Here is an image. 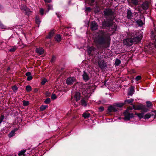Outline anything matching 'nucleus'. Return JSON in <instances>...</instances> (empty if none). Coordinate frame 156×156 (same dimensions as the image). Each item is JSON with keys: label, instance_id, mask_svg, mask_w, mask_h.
<instances>
[{"label": "nucleus", "instance_id": "nucleus-1", "mask_svg": "<svg viewBox=\"0 0 156 156\" xmlns=\"http://www.w3.org/2000/svg\"><path fill=\"white\" fill-rule=\"evenodd\" d=\"M142 36V33L134 31L131 34V38H128L123 40V44L126 46H130L133 43L136 44L140 41Z\"/></svg>", "mask_w": 156, "mask_h": 156}, {"label": "nucleus", "instance_id": "nucleus-2", "mask_svg": "<svg viewBox=\"0 0 156 156\" xmlns=\"http://www.w3.org/2000/svg\"><path fill=\"white\" fill-rule=\"evenodd\" d=\"M111 40L110 36H99L94 40V42L97 45H102L105 47H109V41Z\"/></svg>", "mask_w": 156, "mask_h": 156}, {"label": "nucleus", "instance_id": "nucleus-3", "mask_svg": "<svg viewBox=\"0 0 156 156\" xmlns=\"http://www.w3.org/2000/svg\"><path fill=\"white\" fill-rule=\"evenodd\" d=\"M135 110H140V113H136V115L140 118H144L145 119H148L151 117V114L148 113L145 115H144V114L147 112L149 109L147 108H133Z\"/></svg>", "mask_w": 156, "mask_h": 156}, {"label": "nucleus", "instance_id": "nucleus-4", "mask_svg": "<svg viewBox=\"0 0 156 156\" xmlns=\"http://www.w3.org/2000/svg\"><path fill=\"white\" fill-rule=\"evenodd\" d=\"M91 86L88 84H83L80 90L85 97H89L90 95Z\"/></svg>", "mask_w": 156, "mask_h": 156}, {"label": "nucleus", "instance_id": "nucleus-5", "mask_svg": "<svg viewBox=\"0 0 156 156\" xmlns=\"http://www.w3.org/2000/svg\"><path fill=\"white\" fill-rule=\"evenodd\" d=\"M133 101V100L132 99L126 100L125 101V103H115L113 104L112 105H110L108 107H122L126 103L130 104L132 103Z\"/></svg>", "mask_w": 156, "mask_h": 156}, {"label": "nucleus", "instance_id": "nucleus-6", "mask_svg": "<svg viewBox=\"0 0 156 156\" xmlns=\"http://www.w3.org/2000/svg\"><path fill=\"white\" fill-rule=\"evenodd\" d=\"M133 108H129L124 112L125 117L124 118V120H129L131 118L133 117V114L129 112V110H132Z\"/></svg>", "mask_w": 156, "mask_h": 156}, {"label": "nucleus", "instance_id": "nucleus-7", "mask_svg": "<svg viewBox=\"0 0 156 156\" xmlns=\"http://www.w3.org/2000/svg\"><path fill=\"white\" fill-rule=\"evenodd\" d=\"M20 9L23 12L25 13L26 14L29 15L31 12L30 10L27 8V6L24 5H22L20 7Z\"/></svg>", "mask_w": 156, "mask_h": 156}, {"label": "nucleus", "instance_id": "nucleus-8", "mask_svg": "<svg viewBox=\"0 0 156 156\" xmlns=\"http://www.w3.org/2000/svg\"><path fill=\"white\" fill-rule=\"evenodd\" d=\"M87 101L84 98H82L80 101V102L79 103V105H76V106L77 107L79 106H81L83 107H86L87 105Z\"/></svg>", "mask_w": 156, "mask_h": 156}, {"label": "nucleus", "instance_id": "nucleus-9", "mask_svg": "<svg viewBox=\"0 0 156 156\" xmlns=\"http://www.w3.org/2000/svg\"><path fill=\"white\" fill-rule=\"evenodd\" d=\"M76 79L74 77H69L67 79L66 83L68 84H72L73 82L76 81Z\"/></svg>", "mask_w": 156, "mask_h": 156}, {"label": "nucleus", "instance_id": "nucleus-10", "mask_svg": "<svg viewBox=\"0 0 156 156\" xmlns=\"http://www.w3.org/2000/svg\"><path fill=\"white\" fill-rule=\"evenodd\" d=\"M104 14L105 16H112L113 14V12L111 9H107L105 10L104 11Z\"/></svg>", "mask_w": 156, "mask_h": 156}, {"label": "nucleus", "instance_id": "nucleus-11", "mask_svg": "<svg viewBox=\"0 0 156 156\" xmlns=\"http://www.w3.org/2000/svg\"><path fill=\"white\" fill-rule=\"evenodd\" d=\"M98 25L96 23L95 21L92 22L90 25L91 29L93 30H96L98 29Z\"/></svg>", "mask_w": 156, "mask_h": 156}, {"label": "nucleus", "instance_id": "nucleus-12", "mask_svg": "<svg viewBox=\"0 0 156 156\" xmlns=\"http://www.w3.org/2000/svg\"><path fill=\"white\" fill-rule=\"evenodd\" d=\"M82 76L83 80L85 81H88L90 79V77L88 75V74L85 72H84Z\"/></svg>", "mask_w": 156, "mask_h": 156}, {"label": "nucleus", "instance_id": "nucleus-13", "mask_svg": "<svg viewBox=\"0 0 156 156\" xmlns=\"http://www.w3.org/2000/svg\"><path fill=\"white\" fill-rule=\"evenodd\" d=\"M98 64L99 67L101 69L104 68L105 66V63L103 60H99L98 61Z\"/></svg>", "mask_w": 156, "mask_h": 156}, {"label": "nucleus", "instance_id": "nucleus-14", "mask_svg": "<svg viewBox=\"0 0 156 156\" xmlns=\"http://www.w3.org/2000/svg\"><path fill=\"white\" fill-rule=\"evenodd\" d=\"M142 7L144 9L146 10L148 8V2H144L142 5Z\"/></svg>", "mask_w": 156, "mask_h": 156}, {"label": "nucleus", "instance_id": "nucleus-15", "mask_svg": "<svg viewBox=\"0 0 156 156\" xmlns=\"http://www.w3.org/2000/svg\"><path fill=\"white\" fill-rule=\"evenodd\" d=\"M36 52L39 55H41L43 54L44 52V49L41 48H36Z\"/></svg>", "mask_w": 156, "mask_h": 156}, {"label": "nucleus", "instance_id": "nucleus-16", "mask_svg": "<svg viewBox=\"0 0 156 156\" xmlns=\"http://www.w3.org/2000/svg\"><path fill=\"white\" fill-rule=\"evenodd\" d=\"M76 102L80 98V94L79 92H76L74 96Z\"/></svg>", "mask_w": 156, "mask_h": 156}, {"label": "nucleus", "instance_id": "nucleus-17", "mask_svg": "<svg viewBox=\"0 0 156 156\" xmlns=\"http://www.w3.org/2000/svg\"><path fill=\"white\" fill-rule=\"evenodd\" d=\"M110 29H112V30L114 32L115 31L116 29V25L115 23H112L111 25H109Z\"/></svg>", "mask_w": 156, "mask_h": 156}, {"label": "nucleus", "instance_id": "nucleus-18", "mask_svg": "<svg viewBox=\"0 0 156 156\" xmlns=\"http://www.w3.org/2000/svg\"><path fill=\"white\" fill-rule=\"evenodd\" d=\"M55 33V31L53 30H51L50 32H49L48 35L46 37V38H50L51 37H52Z\"/></svg>", "mask_w": 156, "mask_h": 156}, {"label": "nucleus", "instance_id": "nucleus-19", "mask_svg": "<svg viewBox=\"0 0 156 156\" xmlns=\"http://www.w3.org/2000/svg\"><path fill=\"white\" fill-rule=\"evenodd\" d=\"M134 92V89L133 87H131L129 90L128 95L132 96Z\"/></svg>", "mask_w": 156, "mask_h": 156}, {"label": "nucleus", "instance_id": "nucleus-20", "mask_svg": "<svg viewBox=\"0 0 156 156\" xmlns=\"http://www.w3.org/2000/svg\"><path fill=\"white\" fill-rule=\"evenodd\" d=\"M94 48L93 47H88L87 48V51L89 55H91L92 51L94 50Z\"/></svg>", "mask_w": 156, "mask_h": 156}, {"label": "nucleus", "instance_id": "nucleus-21", "mask_svg": "<svg viewBox=\"0 0 156 156\" xmlns=\"http://www.w3.org/2000/svg\"><path fill=\"white\" fill-rule=\"evenodd\" d=\"M151 37L154 41L155 45L156 46V34L152 33L151 35Z\"/></svg>", "mask_w": 156, "mask_h": 156}, {"label": "nucleus", "instance_id": "nucleus-22", "mask_svg": "<svg viewBox=\"0 0 156 156\" xmlns=\"http://www.w3.org/2000/svg\"><path fill=\"white\" fill-rule=\"evenodd\" d=\"M117 108H108V111L109 112H115L117 111Z\"/></svg>", "mask_w": 156, "mask_h": 156}, {"label": "nucleus", "instance_id": "nucleus-23", "mask_svg": "<svg viewBox=\"0 0 156 156\" xmlns=\"http://www.w3.org/2000/svg\"><path fill=\"white\" fill-rule=\"evenodd\" d=\"M55 38L56 41L59 42L61 40V36L59 35L58 34L55 37Z\"/></svg>", "mask_w": 156, "mask_h": 156}, {"label": "nucleus", "instance_id": "nucleus-24", "mask_svg": "<svg viewBox=\"0 0 156 156\" xmlns=\"http://www.w3.org/2000/svg\"><path fill=\"white\" fill-rule=\"evenodd\" d=\"M132 16V12L130 10H128L127 12V17L129 19H130Z\"/></svg>", "mask_w": 156, "mask_h": 156}, {"label": "nucleus", "instance_id": "nucleus-25", "mask_svg": "<svg viewBox=\"0 0 156 156\" xmlns=\"http://www.w3.org/2000/svg\"><path fill=\"white\" fill-rule=\"evenodd\" d=\"M136 23H137V24L140 26H142L143 24L144 23L142 21L140 20L139 19L136 21Z\"/></svg>", "mask_w": 156, "mask_h": 156}, {"label": "nucleus", "instance_id": "nucleus-26", "mask_svg": "<svg viewBox=\"0 0 156 156\" xmlns=\"http://www.w3.org/2000/svg\"><path fill=\"white\" fill-rule=\"evenodd\" d=\"M83 116L85 119L89 117L90 116V114L88 113H84L83 114Z\"/></svg>", "mask_w": 156, "mask_h": 156}, {"label": "nucleus", "instance_id": "nucleus-27", "mask_svg": "<svg viewBox=\"0 0 156 156\" xmlns=\"http://www.w3.org/2000/svg\"><path fill=\"white\" fill-rule=\"evenodd\" d=\"M129 1L133 4L135 5H137L138 3V0H129Z\"/></svg>", "mask_w": 156, "mask_h": 156}, {"label": "nucleus", "instance_id": "nucleus-28", "mask_svg": "<svg viewBox=\"0 0 156 156\" xmlns=\"http://www.w3.org/2000/svg\"><path fill=\"white\" fill-rule=\"evenodd\" d=\"M147 106V107H153V105L151 102L150 101L146 102Z\"/></svg>", "mask_w": 156, "mask_h": 156}, {"label": "nucleus", "instance_id": "nucleus-29", "mask_svg": "<svg viewBox=\"0 0 156 156\" xmlns=\"http://www.w3.org/2000/svg\"><path fill=\"white\" fill-rule=\"evenodd\" d=\"M26 151V150H23V151H21L20 152H19L18 155L19 156H21V155H24V153Z\"/></svg>", "mask_w": 156, "mask_h": 156}, {"label": "nucleus", "instance_id": "nucleus-30", "mask_svg": "<svg viewBox=\"0 0 156 156\" xmlns=\"http://www.w3.org/2000/svg\"><path fill=\"white\" fill-rule=\"evenodd\" d=\"M26 90L28 92H30L31 90V87L29 85L27 86L26 88Z\"/></svg>", "mask_w": 156, "mask_h": 156}, {"label": "nucleus", "instance_id": "nucleus-31", "mask_svg": "<svg viewBox=\"0 0 156 156\" xmlns=\"http://www.w3.org/2000/svg\"><path fill=\"white\" fill-rule=\"evenodd\" d=\"M23 104L24 106H27L29 104V102L28 101H23Z\"/></svg>", "mask_w": 156, "mask_h": 156}, {"label": "nucleus", "instance_id": "nucleus-32", "mask_svg": "<svg viewBox=\"0 0 156 156\" xmlns=\"http://www.w3.org/2000/svg\"><path fill=\"white\" fill-rule=\"evenodd\" d=\"M14 131H12L9 134L8 136L9 137H11L14 135Z\"/></svg>", "mask_w": 156, "mask_h": 156}, {"label": "nucleus", "instance_id": "nucleus-33", "mask_svg": "<svg viewBox=\"0 0 156 156\" xmlns=\"http://www.w3.org/2000/svg\"><path fill=\"white\" fill-rule=\"evenodd\" d=\"M120 63V61L118 59H116L115 62V64L117 66H118Z\"/></svg>", "mask_w": 156, "mask_h": 156}, {"label": "nucleus", "instance_id": "nucleus-34", "mask_svg": "<svg viewBox=\"0 0 156 156\" xmlns=\"http://www.w3.org/2000/svg\"><path fill=\"white\" fill-rule=\"evenodd\" d=\"M47 81V80L46 79H44L41 82V84L42 85H44Z\"/></svg>", "mask_w": 156, "mask_h": 156}, {"label": "nucleus", "instance_id": "nucleus-35", "mask_svg": "<svg viewBox=\"0 0 156 156\" xmlns=\"http://www.w3.org/2000/svg\"><path fill=\"white\" fill-rule=\"evenodd\" d=\"M50 98H48L44 101V102L46 104H48L50 102Z\"/></svg>", "mask_w": 156, "mask_h": 156}, {"label": "nucleus", "instance_id": "nucleus-36", "mask_svg": "<svg viewBox=\"0 0 156 156\" xmlns=\"http://www.w3.org/2000/svg\"><path fill=\"white\" fill-rule=\"evenodd\" d=\"M40 12L42 15H43L44 13V10L42 8H40L39 10Z\"/></svg>", "mask_w": 156, "mask_h": 156}, {"label": "nucleus", "instance_id": "nucleus-37", "mask_svg": "<svg viewBox=\"0 0 156 156\" xmlns=\"http://www.w3.org/2000/svg\"><path fill=\"white\" fill-rule=\"evenodd\" d=\"M16 49V48L15 47H12L9 50V51L10 52H14Z\"/></svg>", "mask_w": 156, "mask_h": 156}, {"label": "nucleus", "instance_id": "nucleus-38", "mask_svg": "<svg viewBox=\"0 0 156 156\" xmlns=\"http://www.w3.org/2000/svg\"><path fill=\"white\" fill-rule=\"evenodd\" d=\"M51 98L52 99L54 100L57 97L55 94H52Z\"/></svg>", "mask_w": 156, "mask_h": 156}, {"label": "nucleus", "instance_id": "nucleus-39", "mask_svg": "<svg viewBox=\"0 0 156 156\" xmlns=\"http://www.w3.org/2000/svg\"><path fill=\"white\" fill-rule=\"evenodd\" d=\"M141 76H137L136 78H135V80L136 81H137L138 80H140L141 79Z\"/></svg>", "mask_w": 156, "mask_h": 156}, {"label": "nucleus", "instance_id": "nucleus-40", "mask_svg": "<svg viewBox=\"0 0 156 156\" xmlns=\"http://www.w3.org/2000/svg\"><path fill=\"white\" fill-rule=\"evenodd\" d=\"M32 77L31 76H27V80L28 81H30L32 79Z\"/></svg>", "mask_w": 156, "mask_h": 156}, {"label": "nucleus", "instance_id": "nucleus-41", "mask_svg": "<svg viewBox=\"0 0 156 156\" xmlns=\"http://www.w3.org/2000/svg\"><path fill=\"white\" fill-rule=\"evenodd\" d=\"M3 119H4V116L3 115H2L0 117V124L2 122Z\"/></svg>", "mask_w": 156, "mask_h": 156}, {"label": "nucleus", "instance_id": "nucleus-42", "mask_svg": "<svg viewBox=\"0 0 156 156\" xmlns=\"http://www.w3.org/2000/svg\"><path fill=\"white\" fill-rule=\"evenodd\" d=\"M0 28L2 29H5V27L2 23L0 25Z\"/></svg>", "mask_w": 156, "mask_h": 156}, {"label": "nucleus", "instance_id": "nucleus-43", "mask_svg": "<svg viewBox=\"0 0 156 156\" xmlns=\"http://www.w3.org/2000/svg\"><path fill=\"white\" fill-rule=\"evenodd\" d=\"M52 9V6L51 5H48V10H49L50 9Z\"/></svg>", "mask_w": 156, "mask_h": 156}, {"label": "nucleus", "instance_id": "nucleus-44", "mask_svg": "<svg viewBox=\"0 0 156 156\" xmlns=\"http://www.w3.org/2000/svg\"><path fill=\"white\" fill-rule=\"evenodd\" d=\"M104 108H99L98 109V111L99 112H101L104 111Z\"/></svg>", "mask_w": 156, "mask_h": 156}, {"label": "nucleus", "instance_id": "nucleus-45", "mask_svg": "<svg viewBox=\"0 0 156 156\" xmlns=\"http://www.w3.org/2000/svg\"><path fill=\"white\" fill-rule=\"evenodd\" d=\"M12 90H16L17 89V87L16 86H14L12 87Z\"/></svg>", "mask_w": 156, "mask_h": 156}, {"label": "nucleus", "instance_id": "nucleus-46", "mask_svg": "<svg viewBox=\"0 0 156 156\" xmlns=\"http://www.w3.org/2000/svg\"><path fill=\"white\" fill-rule=\"evenodd\" d=\"M31 74L30 72H27V73H26V75L27 76H31Z\"/></svg>", "mask_w": 156, "mask_h": 156}, {"label": "nucleus", "instance_id": "nucleus-47", "mask_svg": "<svg viewBox=\"0 0 156 156\" xmlns=\"http://www.w3.org/2000/svg\"><path fill=\"white\" fill-rule=\"evenodd\" d=\"M94 0H90V4L91 5H92V4L94 2Z\"/></svg>", "mask_w": 156, "mask_h": 156}, {"label": "nucleus", "instance_id": "nucleus-48", "mask_svg": "<svg viewBox=\"0 0 156 156\" xmlns=\"http://www.w3.org/2000/svg\"><path fill=\"white\" fill-rule=\"evenodd\" d=\"M36 22L37 23H40V21L38 19H37V18H36Z\"/></svg>", "mask_w": 156, "mask_h": 156}, {"label": "nucleus", "instance_id": "nucleus-49", "mask_svg": "<svg viewBox=\"0 0 156 156\" xmlns=\"http://www.w3.org/2000/svg\"><path fill=\"white\" fill-rule=\"evenodd\" d=\"M45 3H50L51 2V0H44Z\"/></svg>", "mask_w": 156, "mask_h": 156}, {"label": "nucleus", "instance_id": "nucleus-50", "mask_svg": "<svg viewBox=\"0 0 156 156\" xmlns=\"http://www.w3.org/2000/svg\"><path fill=\"white\" fill-rule=\"evenodd\" d=\"M55 57L53 56V57L51 59V61L52 62L55 61Z\"/></svg>", "mask_w": 156, "mask_h": 156}, {"label": "nucleus", "instance_id": "nucleus-51", "mask_svg": "<svg viewBox=\"0 0 156 156\" xmlns=\"http://www.w3.org/2000/svg\"><path fill=\"white\" fill-rule=\"evenodd\" d=\"M91 10V8L90 7H87L86 8V10L90 11Z\"/></svg>", "mask_w": 156, "mask_h": 156}, {"label": "nucleus", "instance_id": "nucleus-52", "mask_svg": "<svg viewBox=\"0 0 156 156\" xmlns=\"http://www.w3.org/2000/svg\"><path fill=\"white\" fill-rule=\"evenodd\" d=\"M56 14L58 16V17L60 18V16L59 14L58 13H56Z\"/></svg>", "mask_w": 156, "mask_h": 156}, {"label": "nucleus", "instance_id": "nucleus-53", "mask_svg": "<svg viewBox=\"0 0 156 156\" xmlns=\"http://www.w3.org/2000/svg\"><path fill=\"white\" fill-rule=\"evenodd\" d=\"M46 108H41V111H43Z\"/></svg>", "mask_w": 156, "mask_h": 156}, {"label": "nucleus", "instance_id": "nucleus-54", "mask_svg": "<svg viewBox=\"0 0 156 156\" xmlns=\"http://www.w3.org/2000/svg\"><path fill=\"white\" fill-rule=\"evenodd\" d=\"M18 130L17 128H15L13 130H12L13 131H14V132H15L16 131Z\"/></svg>", "mask_w": 156, "mask_h": 156}, {"label": "nucleus", "instance_id": "nucleus-55", "mask_svg": "<svg viewBox=\"0 0 156 156\" xmlns=\"http://www.w3.org/2000/svg\"><path fill=\"white\" fill-rule=\"evenodd\" d=\"M2 8V6L1 5H0V9Z\"/></svg>", "mask_w": 156, "mask_h": 156}, {"label": "nucleus", "instance_id": "nucleus-56", "mask_svg": "<svg viewBox=\"0 0 156 156\" xmlns=\"http://www.w3.org/2000/svg\"><path fill=\"white\" fill-rule=\"evenodd\" d=\"M40 107H42V106H41ZM47 107V106H45L44 107Z\"/></svg>", "mask_w": 156, "mask_h": 156}, {"label": "nucleus", "instance_id": "nucleus-57", "mask_svg": "<svg viewBox=\"0 0 156 156\" xmlns=\"http://www.w3.org/2000/svg\"><path fill=\"white\" fill-rule=\"evenodd\" d=\"M2 23H1V21H0V25H1V24Z\"/></svg>", "mask_w": 156, "mask_h": 156}, {"label": "nucleus", "instance_id": "nucleus-58", "mask_svg": "<svg viewBox=\"0 0 156 156\" xmlns=\"http://www.w3.org/2000/svg\"><path fill=\"white\" fill-rule=\"evenodd\" d=\"M133 108L135 107L134 105H133Z\"/></svg>", "mask_w": 156, "mask_h": 156}, {"label": "nucleus", "instance_id": "nucleus-59", "mask_svg": "<svg viewBox=\"0 0 156 156\" xmlns=\"http://www.w3.org/2000/svg\"><path fill=\"white\" fill-rule=\"evenodd\" d=\"M100 107L101 108V107H101H101Z\"/></svg>", "mask_w": 156, "mask_h": 156}]
</instances>
